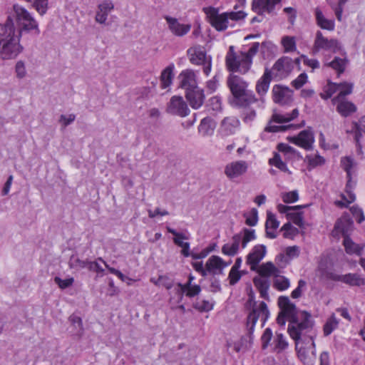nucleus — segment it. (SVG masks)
<instances>
[{
  "instance_id": "nucleus-50",
  "label": "nucleus",
  "mask_w": 365,
  "mask_h": 365,
  "mask_svg": "<svg viewBox=\"0 0 365 365\" xmlns=\"http://www.w3.org/2000/svg\"><path fill=\"white\" fill-rule=\"evenodd\" d=\"M282 44L284 52H292L297 49L295 38L293 36H284L282 38Z\"/></svg>"
},
{
  "instance_id": "nucleus-14",
  "label": "nucleus",
  "mask_w": 365,
  "mask_h": 365,
  "mask_svg": "<svg viewBox=\"0 0 365 365\" xmlns=\"http://www.w3.org/2000/svg\"><path fill=\"white\" fill-rule=\"evenodd\" d=\"M341 49V46L337 40L329 39L324 37L320 31L316 33V37L313 45V53H317L321 50L329 51L336 53Z\"/></svg>"
},
{
  "instance_id": "nucleus-24",
  "label": "nucleus",
  "mask_w": 365,
  "mask_h": 365,
  "mask_svg": "<svg viewBox=\"0 0 365 365\" xmlns=\"http://www.w3.org/2000/svg\"><path fill=\"white\" fill-rule=\"evenodd\" d=\"M196 77V73L192 69L182 71L178 76L180 80V86L185 89V91L198 87Z\"/></svg>"
},
{
  "instance_id": "nucleus-20",
  "label": "nucleus",
  "mask_w": 365,
  "mask_h": 365,
  "mask_svg": "<svg viewBox=\"0 0 365 365\" xmlns=\"http://www.w3.org/2000/svg\"><path fill=\"white\" fill-rule=\"evenodd\" d=\"M294 68L293 61L288 56L279 58L273 65L272 71L275 76L281 78L289 75Z\"/></svg>"
},
{
  "instance_id": "nucleus-38",
  "label": "nucleus",
  "mask_w": 365,
  "mask_h": 365,
  "mask_svg": "<svg viewBox=\"0 0 365 365\" xmlns=\"http://www.w3.org/2000/svg\"><path fill=\"white\" fill-rule=\"evenodd\" d=\"M173 70L174 65L171 64L167 66L162 71L160 75V84L162 88H166L172 84L174 77Z\"/></svg>"
},
{
  "instance_id": "nucleus-30",
  "label": "nucleus",
  "mask_w": 365,
  "mask_h": 365,
  "mask_svg": "<svg viewBox=\"0 0 365 365\" xmlns=\"http://www.w3.org/2000/svg\"><path fill=\"white\" fill-rule=\"evenodd\" d=\"M279 222L276 219L275 215L267 212V220L265 222L266 237L274 239L277 237V229L279 227Z\"/></svg>"
},
{
  "instance_id": "nucleus-52",
  "label": "nucleus",
  "mask_w": 365,
  "mask_h": 365,
  "mask_svg": "<svg viewBox=\"0 0 365 365\" xmlns=\"http://www.w3.org/2000/svg\"><path fill=\"white\" fill-rule=\"evenodd\" d=\"M273 334L272 331L270 328H267L264 331L262 336H261V341H262V349H266L268 348L269 346L271 345L270 342L272 339Z\"/></svg>"
},
{
  "instance_id": "nucleus-22",
  "label": "nucleus",
  "mask_w": 365,
  "mask_h": 365,
  "mask_svg": "<svg viewBox=\"0 0 365 365\" xmlns=\"http://www.w3.org/2000/svg\"><path fill=\"white\" fill-rule=\"evenodd\" d=\"M240 126V121L237 117H225L220 123L219 133L222 136H230L234 135Z\"/></svg>"
},
{
  "instance_id": "nucleus-63",
  "label": "nucleus",
  "mask_w": 365,
  "mask_h": 365,
  "mask_svg": "<svg viewBox=\"0 0 365 365\" xmlns=\"http://www.w3.org/2000/svg\"><path fill=\"white\" fill-rule=\"evenodd\" d=\"M289 218L293 222L294 224L299 226V227H304V218L302 213H287Z\"/></svg>"
},
{
  "instance_id": "nucleus-7",
  "label": "nucleus",
  "mask_w": 365,
  "mask_h": 365,
  "mask_svg": "<svg viewBox=\"0 0 365 365\" xmlns=\"http://www.w3.org/2000/svg\"><path fill=\"white\" fill-rule=\"evenodd\" d=\"M248 303L250 305L252 304V309L247 317L246 328L249 337L251 338L257 320L259 319L262 322V326H264L269 318V312L265 302H261L257 305L252 295L250 296Z\"/></svg>"
},
{
  "instance_id": "nucleus-27",
  "label": "nucleus",
  "mask_w": 365,
  "mask_h": 365,
  "mask_svg": "<svg viewBox=\"0 0 365 365\" xmlns=\"http://www.w3.org/2000/svg\"><path fill=\"white\" fill-rule=\"evenodd\" d=\"M114 9V4L111 0H104L98 6V10L95 16L96 22L106 24L108 14Z\"/></svg>"
},
{
  "instance_id": "nucleus-51",
  "label": "nucleus",
  "mask_w": 365,
  "mask_h": 365,
  "mask_svg": "<svg viewBox=\"0 0 365 365\" xmlns=\"http://www.w3.org/2000/svg\"><path fill=\"white\" fill-rule=\"evenodd\" d=\"M32 6L39 14V15H44L48 8V0H34Z\"/></svg>"
},
{
  "instance_id": "nucleus-26",
  "label": "nucleus",
  "mask_w": 365,
  "mask_h": 365,
  "mask_svg": "<svg viewBox=\"0 0 365 365\" xmlns=\"http://www.w3.org/2000/svg\"><path fill=\"white\" fill-rule=\"evenodd\" d=\"M185 98L193 109L200 108L205 101L204 91L199 87L185 91Z\"/></svg>"
},
{
  "instance_id": "nucleus-6",
  "label": "nucleus",
  "mask_w": 365,
  "mask_h": 365,
  "mask_svg": "<svg viewBox=\"0 0 365 365\" xmlns=\"http://www.w3.org/2000/svg\"><path fill=\"white\" fill-rule=\"evenodd\" d=\"M340 164L341 168L346 173L347 182L345 188L346 195H341V197L344 202L336 200L335 201V205L341 207H346L349 204L353 202L356 199L353 190L356 187V182L352 180V174L355 172L356 163L351 157L346 156L341 158Z\"/></svg>"
},
{
  "instance_id": "nucleus-48",
  "label": "nucleus",
  "mask_w": 365,
  "mask_h": 365,
  "mask_svg": "<svg viewBox=\"0 0 365 365\" xmlns=\"http://www.w3.org/2000/svg\"><path fill=\"white\" fill-rule=\"evenodd\" d=\"M252 104H249L246 106H238L243 109L242 119L245 123L252 122L256 117L255 110L251 107Z\"/></svg>"
},
{
  "instance_id": "nucleus-32",
  "label": "nucleus",
  "mask_w": 365,
  "mask_h": 365,
  "mask_svg": "<svg viewBox=\"0 0 365 365\" xmlns=\"http://www.w3.org/2000/svg\"><path fill=\"white\" fill-rule=\"evenodd\" d=\"M239 237V243L242 249H245L249 242L256 239L255 230L253 229L244 228L242 231L234 235Z\"/></svg>"
},
{
  "instance_id": "nucleus-46",
  "label": "nucleus",
  "mask_w": 365,
  "mask_h": 365,
  "mask_svg": "<svg viewBox=\"0 0 365 365\" xmlns=\"http://www.w3.org/2000/svg\"><path fill=\"white\" fill-rule=\"evenodd\" d=\"M339 321L334 314H332L324 325L323 331L324 336H329L338 327Z\"/></svg>"
},
{
  "instance_id": "nucleus-17",
  "label": "nucleus",
  "mask_w": 365,
  "mask_h": 365,
  "mask_svg": "<svg viewBox=\"0 0 365 365\" xmlns=\"http://www.w3.org/2000/svg\"><path fill=\"white\" fill-rule=\"evenodd\" d=\"M266 254L267 247L264 245H256L252 248L246 257V263L250 266L251 270H255L257 268Z\"/></svg>"
},
{
  "instance_id": "nucleus-2",
  "label": "nucleus",
  "mask_w": 365,
  "mask_h": 365,
  "mask_svg": "<svg viewBox=\"0 0 365 365\" xmlns=\"http://www.w3.org/2000/svg\"><path fill=\"white\" fill-rule=\"evenodd\" d=\"M21 37L16 33L14 20L10 16L4 24H0V57L2 59H14L23 52Z\"/></svg>"
},
{
  "instance_id": "nucleus-56",
  "label": "nucleus",
  "mask_w": 365,
  "mask_h": 365,
  "mask_svg": "<svg viewBox=\"0 0 365 365\" xmlns=\"http://www.w3.org/2000/svg\"><path fill=\"white\" fill-rule=\"evenodd\" d=\"M208 108L213 111L222 110V99L219 96H213L209 100Z\"/></svg>"
},
{
  "instance_id": "nucleus-13",
  "label": "nucleus",
  "mask_w": 365,
  "mask_h": 365,
  "mask_svg": "<svg viewBox=\"0 0 365 365\" xmlns=\"http://www.w3.org/2000/svg\"><path fill=\"white\" fill-rule=\"evenodd\" d=\"M249 167V163L245 160H234L225 166L224 173L229 180H235L245 175Z\"/></svg>"
},
{
  "instance_id": "nucleus-19",
  "label": "nucleus",
  "mask_w": 365,
  "mask_h": 365,
  "mask_svg": "<svg viewBox=\"0 0 365 365\" xmlns=\"http://www.w3.org/2000/svg\"><path fill=\"white\" fill-rule=\"evenodd\" d=\"M273 101L281 105H287L292 101L293 91L287 86L274 85L272 88Z\"/></svg>"
},
{
  "instance_id": "nucleus-10",
  "label": "nucleus",
  "mask_w": 365,
  "mask_h": 365,
  "mask_svg": "<svg viewBox=\"0 0 365 365\" xmlns=\"http://www.w3.org/2000/svg\"><path fill=\"white\" fill-rule=\"evenodd\" d=\"M348 226H349V222L346 220L339 219L334 225V232L336 234L341 233L344 236L343 245L347 254L361 255L365 244H356L347 236Z\"/></svg>"
},
{
  "instance_id": "nucleus-5",
  "label": "nucleus",
  "mask_w": 365,
  "mask_h": 365,
  "mask_svg": "<svg viewBox=\"0 0 365 365\" xmlns=\"http://www.w3.org/2000/svg\"><path fill=\"white\" fill-rule=\"evenodd\" d=\"M14 18L18 26L16 33L23 35L24 33L33 34L38 36L41 33L38 23L34 16L26 8L15 4L13 5Z\"/></svg>"
},
{
  "instance_id": "nucleus-55",
  "label": "nucleus",
  "mask_w": 365,
  "mask_h": 365,
  "mask_svg": "<svg viewBox=\"0 0 365 365\" xmlns=\"http://www.w3.org/2000/svg\"><path fill=\"white\" fill-rule=\"evenodd\" d=\"M193 307L200 312H209L212 309L213 304L208 300H202L195 302Z\"/></svg>"
},
{
  "instance_id": "nucleus-40",
  "label": "nucleus",
  "mask_w": 365,
  "mask_h": 365,
  "mask_svg": "<svg viewBox=\"0 0 365 365\" xmlns=\"http://www.w3.org/2000/svg\"><path fill=\"white\" fill-rule=\"evenodd\" d=\"M184 293L185 291L182 287V284L180 282L178 283L174 287L173 292L170 293V297L169 302L170 304L177 305L180 304L183 299Z\"/></svg>"
},
{
  "instance_id": "nucleus-53",
  "label": "nucleus",
  "mask_w": 365,
  "mask_h": 365,
  "mask_svg": "<svg viewBox=\"0 0 365 365\" xmlns=\"http://www.w3.org/2000/svg\"><path fill=\"white\" fill-rule=\"evenodd\" d=\"M246 218L245 223L248 226H255L258 222V212L257 209L253 208L249 214H245Z\"/></svg>"
},
{
  "instance_id": "nucleus-25",
  "label": "nucleus",
  "mask_w": 365,
  "mask_h": 365,
  "mask_svg": "<svg viewBox=\"0 0 365 365\" xmlns=\"http://www.w3.org/2000/svg\"><path fill=\"white\" fill-rule=\"evenodd\" d=\"M165 19L166 20L170 31L176 36H183L190 31L191 25L189 24H181L176 18L169 16H166Z\"/></svg>"
},
{
  "instance_id": "nucleus-59",
  "label": "nucleus",
  "mask_w": 365,
  "mask_h": 365,
  "mask_svg": "<svg viewBox=\"0 0 365 365\" xmlns=\"http://www.w3.org/2000/svg\"><path fill=\"white\" fill-rule=\"evenodd\" d=\"M184 291L185 292V294L188 297H193L200 294L201 292V288L200 285L197 284H192L189 286V287L182 286Z\"/></svg>"
},
{
  "instance_id": "nucleus-12",
  "label": "nucleus",
  "mask_w": 365,
  "mask_h": 365,
  "mask_svg": "<svg viewBox=\"0 0 365 365\" xmlns=\"http://www.w3.org/2000/svg\"><path fill=\"white\" fill-rule=\"evenodd\" d=\"M202 11L206 14L209 23L217 31H223L229 26H233V24H230L227 12L219 14L218 9L212 6L204 7Z\"/></svg>"
},
{
  "instance_id": "nucleus-57",
  "label": "nucleus",
  "mask_w": 365,
  "mask_h": 365,
  "mask_svg": "<svg viewBox=\"0 0 365 365\" xmlns=\"http://www.w3.org/2000/svg\"><path fill=\"white\" fill-rule=\"evenodd\" d=\"M350 211L353 215L354 217L356 219L357 222L361 223L365 220V216L364 215V212L361 208H360L357 205H354L350 208Z\"/></svg>"
},
{
  "instance_id": "nucleus-47",
  "label": "nucleus",
  "mask_w": 365,
  "mask_h": 365,
  "mask_svg": "<svg viewBox=\"0 0 365 365\" xmlns=\"http://www.w3.org/2000/svg\"><path fill=\"white\" fill-rule=\"evenodd\" d=\"M305 161L307 162L309 168H314L325 163V159L319 154L307 155Z\"/></svg>"
},
{
  "instance_id": "nucleus-35",
  "label": "nucleus",
  "mask_w": 365,
  "mask_h": 365,
  "mask_svg": "<svg viewBox=\"0 0 365 365\" xmlns=\"http://www.w3.org/2000/svg\"><path fill=\"white\" fill-rule=\"evenodd\" d=\"M315 17L317 24L322 29L328 31H333L334 29V21L331 19H327L324 16L322 10L319 8L315 9Z\"/></svg>"
},
{
  "instance_id": "nucleus-62",
  "label": "nucleus",
  "mask_w": 365,
  "mask_h": 365,
  "mask_svg": "<svg viewBox=\"0 0 365 365\" xmlns=\"http://www.w3.org/2000/svg\"><path fill=\"white\" fill-rule=\"evenodd\" d=\"M54 282L61 289H64L71 287L73 284L74 279L73 277H70L66 279H62L59 277H54Z\"/></svg>"
},
{
  "instance_id": "nucleus-60",
  "label": "nucleus",
  "mask_w": 365,
  "mask_h": 365,
  "mask_svg": "<svg viewBox=\"0 0 365 365\" xmlns=\"http://www.w3.org/2000/svg\"><path fill=\"white\" fill-rule=\"evenodd\" d=\"M282 200L285 203H292L298 200L299 195L298 192L296 190L282 193Z\"/></svg>"
},
{
  "instance_id": "nucleus-8",
  "label": "nucleus",
  "mask_w": 365,
  "mask_h": 365,
  "mask_svg": "<svg viewBox=\"0 0 365 365\" xmlns=\"http://www.w3.org/2000/svg\"><path fill=\"white\" fill-rule=\"evenodd\" d=\"M259 43L255 42L247 52L241 51L236 56L235 61L229 64L227 68L230 71L247 73L251 68L252 58L259 51Z\"/></svg>"
},
{
  "instance_id": "nucleus-1",
  "label": "nucleus",
  "mask_w": 365,
  "mask_h": 365,
  "mask_svg": "<svg viewBox=\"0 0 365 365\" xmlns=\"http://www.w3.org/2000/svg\"><path fill=\"white\" fill-rule=\"evenodd\" d=\"M278 306L280 312L277 322L280 326H284L287 320L289 322L287 331L291 338H298L299 331H306L312 328L311 314L305 311L298 310L288 297H279Z\"/></svg>"
},
{
  "instance_id": "nucleus-37",
  "label": "nucleus",
  "mask_w": 365,
  "mask_h": 365,
  "mask_svg": "<svg viewBox=\"0 0 365 365\" xmlns=\"http://www.w3.org/2000/svg\"><path fill=\"white\" fill-rule=\"evenodd\" d=\"M341 282L351 287H361L365 284V279L357 273H349L342 275Z\"/></svg>"
},
{
  "instance_id": "nucleus-21",
  "label": "nucleus",
  "mask_w": 365,
  "mask_h": 365,
  "mask_svg": "<svg viewBox=\"0 0 365 365\" xmlns=\"http://www.w3.org/2000/svg\"><path fill=\"white\" fill-rule=\"evenodd\" d=\"M331 102L336 106V111L342 117H349L357 110L356 106L346 98L341 99L339 97H334L331 99Z\"/></svg>"
},
{
  "instance_id": "nucleus-44",
  "label": "nucleus",
  "mask_w": 365,
  "mask_h": 365,
  "mask_svg": "<svg viewBox=\"0 0 365 365\" xmlns=\"http://www.w3.org/2000/svg\"><path fill=\"white\" fill-rule=\"evenodd\" d=\"M334 86H337L339 92L336 97H339L341 99H344L346 98V96L352 93L354 84L352 83L343 82L336 83Z\"/></svg>"
},
{
  "instance_id": "nucleus-4",
  "label": "nucleus",
  "mask_w": 365,
  "mask_h": 365,
  "mask_svg": "<svg viewBox=\"0 0 365 365\" xmlns=\"http://www.w3.org/2000/svg\"><path fill=\"white\" fill-rule=\"evenodd\" d=\"M311 332L312 328L306 331H299V337L292 338L295 341L297 356L304 365H314L316 359L315 343Z\"/></svg>"
},
{
  "instance_id": "nucleus-61",
  "label": "nucleus",
  "mask_w": 365,
  "mask_h": 365,
  "mask_svg": "<svg viewBox=\"0 0 365 365\" xmlns=\"http://www.w3.org/2000/svg\"><path fill=\"white\" fill-rule=\"evenodd\" d=\"M307 75L305 73H302L296 79L292 81L291 85L296 89H299L307 82Z\"/></svg>"
},
{
  "instance_id": "nucleus-41",
  "label": "nucleus",
  "mask_w": 365,
  "mask_h": 365,
  "mask_svg": "<svg viewBox=\"0 0 365 365\" xmlns=\"http://www.w3.org/2000/svg\"><path fill=\"white\" fill-rule=\"evenodd\" d=\"M239 237L233 236L232 242L225 244L222 247V252L227 256L235 255L240 248Z\"/></svg>"
},
{
  "instance_id": "nucleus-15",
  "label": "nucleus",
  "mask_w": 365,
  "mask_h": 365,
  "mask_svg": "<svg viewBox=\"0 0 365 365\" xmlns=\"http://www.w3.org/2000/svg\"><path fill=\"white\" fill-rule=\"evenodd\" d=\"M167 112L180 117H185L190 113V109L182 97L174 96L168 104Z\"/></svg>"
},
{
  "instance_id": "nucleus-43",
  "label": "nucleus",
  "mask_w": 365,
  "mask_h": 365,
  "mask_svg": "<svg viewBox=\"0 0 365 365\" xmlns=\"http://www.w3.org/2000/svg\"><path fill=\"white\" fill-rule=\"evenodd\" d=\"M332 9L334 11L336 19L341 21L342 19V13L344 6L347 0H327Z\"/></svg>"
},
{
  "instance_id": "nucleus-45",
  "label": "nucleus",
  "mask_w": 365,
  "mask_h": 365,
  "mask_svg": "<svg viewBox=\"0 0 365 365\" xmlns=\"http://www.w3.org/2000/svg\"><path fill=\"white\" fill-rule=\"evenodd\" d=\"M269 164L276 167L282 172L291 173L287 164L282 160L280 155L277 153H275L274 156L269 160Z\"/></svg>"
},
{
  "instance_id": "nucleus-23",
  "label": "nucleus",
  "mask_w": 365,
  "mask_h": 365,
  "mask_svg": "<svg viewBox=\"0 0 365 365\" xmlns=\"http://www.w3.org/2000/svg\"><path fill=\"white\" fill-rule=\"evenodd\" d=\"M231 264V261L226 262L221 257L216 255L211 256L205 264L207 274L213 275L222 274L223 269Z\"/></svg>"
},
{
  "instance_id": "nucleus-34",
  "label": "nucleus",
  "mask_w": 365,
  "mask_h": 365,
  "mask_svg": "<svg viewBox=\"0 0 365 365\" xmlns=\"http://www.w3.org/2000/svg\"><path fill=\"white\" fill-rule=\"evenodd\" d=\"M253 282L255 287L259 291L260 297L264 299H268V289L269 287V279L259 276L254 278Z\"/></svg>"
},
{
  "instance_id": "nucleus-28",
  "label": "nucleus",
  "mask_w": 365,
  "mask_h": 365,
  "mask_svg": "<svg viewBox=\"0 0 365 365\" xmlns=\"http://www.w3.org/2000/svg\"><path fill=\"white\" fill-rule=\"evenodd\" d=\"M166 229L168 232L175 236L173 238V242L182 248L181 254L185 257H189L190 255V243L183 242V240H188V237L182 232H178L175 230L170 227H167Z\"/></svg>"
},
{
  "instance_id": "nucleus-58",
  "label": "nucleus",
  "mask_w": 365,
  "mask_h": 365,
  "mask_svg": "<svg viewBox=\"0 0 365 365\" xmlns=\"http://www.w3.org/2000/svg\"><path fill=\"white\" fill-rule=\"evenodd\" d=\"M155 285H162L166 289L169 290L174 287V282L167 276H160Z\"/></svg>"
},
{
  "instance_id": "nucleus-16",
  "label": "nucleus",
  "mask_w": 365,
  "mask_h": 365,
  "mask_svg": "<svg viewBox=\"0 0 365 365\" xmlns=\"http://www.w3.org/2000/svg\"><path fill=\"white\" fill-rule=\"evenodd\" d=\"M289 141L306 150H312L314 143V135L311 129L301 131L297 135L289 138Z\"/></svg>"
},
{
  "instance_id": "nucleus-18",
  "label": "nucleus",
  "mask_w": 365,
  "mask_h": 365,
  "mask_svg": "<svg viewBox=\"0 0 365 365\" xmlns=\"http://www.w3.org/2000/svg\"><path fill=\"white\" fill-rule=\"evenodd\" d=\"M272 81V71L269 68H265L264 74L257 81L256 83L255 90L259 96L258 102L259 106H262L264 103V96L269 91V85Z\"/></svg>"
},
{
  "instance_id": "nucleus-49",
  "label": "nucleus",
  "mask_w": 365,
  "mask_h": 365,
  "mask_svg": "<svg viewBox=\"0 0 365 365\" xmlns=\"http://www.w3.org/2000/svg\"><path fill=\"white\" fill-rule=\"evenodd\" d=\"M274 287L279 291H284L287 289L289 287L290 283L288 278L280 276L279 274L278 277H275V279L273 282Z\"/></svg>"
},
{
  "instance_id": "nucleus-36",
  "label": "nucleus",
  "mask_w": 365,
  "mask_h": 365,
  "mask_svg": "<svg viewBox=\"0 0 365 365\" xmlns=\"http://www.w3.org/2000/svg\"><path fill=\"white\" fill-rule=\"evenodd\" d=\"M348 63L349 60L346 57H335L331 62L325 64V66L331 67L337 73V76H339L345 71Z\"/></svg>"
},
{
  "instance_id": "nucleus-54",
  "label": "nucleus",
  "mask_w": 365,
  "mask_h": 365,
  "mask_svg": "<svg viewBox=\"0 0 365 365\" xmlns=\"http://www.w3.org/2000/svg\"><path fill=\"white\" fill-rule=\"evenodd\" d=\"M283 231V235L285 238H289L295 236L299 233L297 228L293 227L289 222L285 223L281 228Z\"/></svg>"
},
{
  "instance_id": "nucleus-64",
  "label": "nucleus",
  "mask_w": 365,
  "mask_h": 365,
  "mask_svg": "<svg viewBox=\"0 0 365 365\" xmlns=\"http://www.w3.org/2000/svg\"><path fill=\"white\" fill-rule=\"evenodd\" d=\"M355 134L358 133L359 137L361 136V132L365 133V115L361 117L358 123H353Z\"/></svg>"
},
{
  "instance_id": "nucleus-42",
  "label": "nucleus",
  "mask_w": 365,
  "mask_h": 365,
  "mask_svg": "<svg viewBox=\"0 0 365 365\" xmlns=\"http://www.w3.org/2000/svg\"><path fill=\"white\" fill-rule=\"evenodd\" d=\"M277 149L279 152L283 153L287 158H302V156L300 155L299 152L287 144L279 143L277 145Z\"/></svg>"
},
{
  "instance_id": "nucleus-3",
  "label": "nucleus",
  "mask_w": 365,
  "mask_h": 365,
  "mask_svg": "<svg viewBox=\"0 0 365 365\" xmlns=\"http://www.w3.org/2000/svg\"><path fill=\"white\" fill-rule=\"evenodd\" d=\"M227 85L233 96V103L236 106H246L258 102L255 95L247 90L248 83L242 77L230 74Z\"/></svg>"
},
{
  "instance_id": "nucleus-33",
  "label": "nucleus",
  "mask_w": 365,
  "mask_h": 365,
  "mask_svg": "<svg viewBox=\"0 0 365 365\" xmlns=\"http://www.w3.org/2000/svg\"><path fill=\"white\" fill-rule=\"evenodd\" d=\"M272 345V351L279 354L288 348L289 343L282 333L276 332Z\"/></svg>"
},
{
  "instance_id": "nucleus-9",
  "label": "nucleus",
  "mask_w": 365,
  "mask_h": 365,
  "mask_svg": "<svg viewBox=\"0 0 365 365\" xmlns=\"http://www.w3.org/2000/svg\"><path fill=\"white\" fill-rule=\"evenodd\" d=\"M299 115V110L297 108H294L291 113H274L272 115L270 120L269 121L268 125L265 128V131L269 133H277L285 131L289 128H299L304 126V121H302V123L298 125L289 124L288 125H272V123H284L289 122L295 118H297Z\"/></svg>"
},
{
  "instance_id": "nucleus-29",
  "label": "nucleus",
  "mask_w": 365,
  "mask_h": 365,
  "mask_svg": "<svg viewBox=\"0 0 365 365\" xmlns=\"http://www.w3.org/2000/svg\"><path fill=\"white\" fill-rule=\"evenodd\" d=\"M255 271L259 274V276L265 279L270 277H278L280 273L279 269L272 262H267L258 265Z\"/></svg>"
},
{
  "instance_id": "nucleus-31",
  "label": "nucleus",
  "mask_w": 365,
  "mask_h": 365,
  "mask_svg": "<svg viewBox=\"0 0 365 365\" xmlns=\"http://www.w3.org/2000/svg\"><path fill=\"white\" fill-rule=\"evenodd\" d=\"M252 10L259 15L273 13V0H253Z\"/></svg>"
},
{
  "instance_id": "nucleus-11",
  "label": "nucleus",
  "mask_w": 365,
  "mask_h": 365,
  "mask_svg": "<svg viewBox=\"0 0 365 365\" xmlns=\"http://www.w3.org/2000/svg\"><path fill=\"white\" fill-rule=\"evenodd\" d=\"M189 60L192 64L203 66V72L208 76L212 68V58L207 56L204 47L195 45L187 51Z\"/></svg>"
},
{
  "instance_id": "nucleus-39",
  "label": "nucleus",
  "mask_w": 365,
  "mask_h": 365,
  "mask_svg": "<svg viewBox=\"0 0 365 365\" xmlns=\"http://www.w3.org/2000/svg\"><path fill=\"white\" fill-rule=\"evenodd\" d=\"M215 130V123L210 118H204L198 127V131L202 136L212 135Z\"/></svg>"
}]
</instances>
